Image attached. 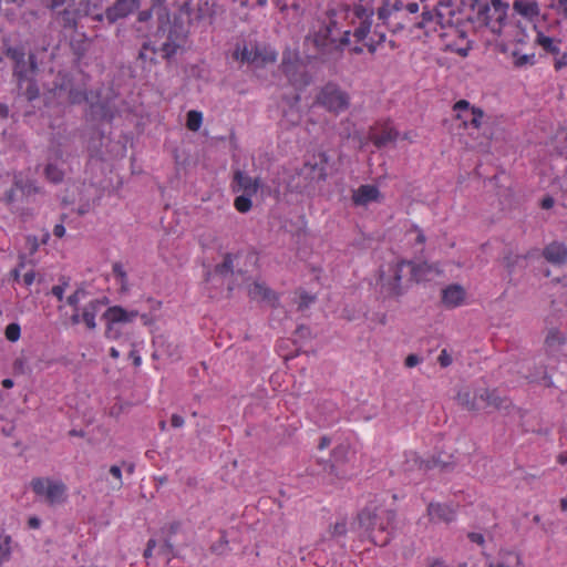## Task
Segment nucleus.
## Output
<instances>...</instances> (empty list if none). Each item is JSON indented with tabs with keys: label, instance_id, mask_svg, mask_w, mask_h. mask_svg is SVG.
<instances>
[{
	"label": "nucleus",
	"instance_id": "f257e3e1",
	"mask_svg": "<svg viewBox=\"0 0 567 567\" xmlns=\"http://www.w3.org/2000/svg\"><path fill=\"white\" fill-rule=\"evenodd\" d=\"M422 2L423 0H382V6L378 8L379 19L393 31L416 28L424 30L425 34H430L439 32L441 29L442 37L457 35L462 43L451 42L446 47L461 56H466L471 45L465 34L454 25L457 11L452 0L437 1L434 13L423 4L422 13L419 17Z\"/></svg>",
	"mask_w": 567,
	"mask_h": 567
},
{
	"label": "nucleus",
	"instance_id": "f03ea898",
	"mask_svg": "<svg viewBox=\"0 0 567 567\" xmlns=\"http://www.w3.org/2000/svg\"><path fill=\"white\" fill-rule=\"evenodd\" d=\"M37 499L50 507L61 506L66 503L69 488L64 482L53 477H35L30 483Z\"/></svg>",
	"mask_w": 567,
	"mask_h": 567
},
{
	"label": "nucleus",
	"instance_id": "7ed1b4c3",
	"mask_svg": "<svg viewBox=\"0 0 567 567\" xmlns=\"http://www.w3.org/2000/svg\"><path fill=\"white\" fill-rule=\"evenodd\" d=\"M406 267V260H399L381 269L378 284L383 296L394 298L404 292L403 279L408 277Z\"/></svg>",
	"mask_w": 567,
	"mask_h": 567
},
{
	"label": "nucleus",
	"instance_id": "20e7f679",
	"mask_svg": "<svg viewBox=\"0 0 567 567\" xmlns=\"http://www.w3.org/2000/svg\"><path fill=\"white\" fill-rule=\"evenodd\" d=\"M349 30L341 32L337 21L330 19L328 23L320 25L310 39L318 49L329 52L346 45L349 42Z\"/></svg>",
	"mask_w": 567,
	"mask_h": 567
},
{
	"label": "nucleus",
	"instance_id": "39448f33",
	"mask_svg": "<svg viewBox=\"0 0 567 567\" xmlns=\"http://www.w3.org/2000/svg\"><path fill=\"white\" fill-rule=\"evenodd\" d=\"M508 6L502 0H491L486 10H476L470 18L482 25L488 27L492 32L499 33L507 16Z\"/></svg>",
	"mask_w": 567,
	"mask_h": 567
},
{
	"label": "nucleus",
	"instance_id": "423d86ee",
	"mask_svg": "<svg viewBox=\"0 0 567 567\" xmlns=\"http://www.w3.org/2000/svg\"><path fill=\"white\" fill-rule=\"evenodd\" d=\"M138 317L137 310H127L121 306H112L103 313L106 322L105 337L116 340L121 337V327L133 322Z\"/></svg>",
	"mask_w": 567,
	"mask_h": 567
},
{
	"label": "nucleus",
	"instance_id": "0eeeda50",
	"mask_svg": "<svg viewBox=\"0 0 567 567\" xmlns=\"http://www.w3.org/2000/svg\"><path fill=\"white\" fill-rule=\"evenodd\" d=\"M453 110L455 117L460 121V126L468 132V135H473V131H478L485 123L486 115L480 107L472 105L466 100L457 101Z\"/></svg>",
	"mask_w": 567,
	"mask_h": 567
},
{
	"label": "nucleus",
	"instance_id": "6e6552de",
	"mask_svg": "<svg viewBox=\"0 0 567 567\" xmlns=\"http://www.w3.org/2000/svg\"><path fill=\"white\" fill-rule=\"evenodd\" d=\"M318 103L330 112L340 113L349 106V97L336 85L328 84L318 95Z\"/></svg>",
	"mask_w": 567,
	"mask_h": 567
},
{
	"label": "nucleus",
	"instance_id": "1a4fd4ad",
	"mask_svg": "<svg viewBox=\"0 0 567 567\" xmlns=\"http://www.w3.org/2000/svg\"><path fill=\"white\" fill-rule=\"evenodd\" d=\"M234 55L241 62L252 63L256 65L276 61V53L272 50L262 49L252 43L238 47Z\"/></svg>",
	"mask_w": 567,
	"mask_h": 567
},
{
	"label": "nucleus",
	"instance_id": "9d476101",
	"mask_svg": "<svg viewBox=\"0 0 567 567\" xmlns=\"http://www.w3.org/2000/svg\"><path fill=\"white\" fill-rule=\"evenodd\" d=\"M383 514L386 515L388 523L384 524L380 520L379 515H377L374 512L370 511L369 508L363 509L359 516H358V523L360 527L364 528V530L368 532H374L378 529L380 533H383L386 530L388 525L391 520L394 518V513L391 511L383 512Z\"/></svg>",
	"mask_w": 567,
	"mask_h": 567
},
{
	"label": "nucleus",
	"instance_id": "9b49d317",
	"mask_svg": "<svg viewBox=\"0 0 567 567\" xmlns=\"http://www.w3.org/2000/svg\"><path fill=\"white\" fill-rule=\"evenodd\" d=\"M140 8V0H116L105 11V18L109 22L114 23L123 19Z\"/></svg>",
	"mask_w": 567,
	"mask_h": 567
},
{
	"label": "nucleus",
	"instance_id": "f8f14e48",
	"mask_svg": "<svg viewBox=\"0 0 567 567\" xmlns=\"http://www.w3.org/2000/svg\"><path fill=\"white\" fill-rule=\"evenodd\" d=\"M466 290L463 286L453 284L445 287L441 292V299L446 308H457L466 302Z\"/></svg>",
	"mask_w": 567,
	"mask_h": 567
},
{
	"label": "nucleus",
	"instance_id": "ddd939ff",
	"mask_svg": "<svg viewBox=\"0 0 567 567\" xmlns=\"http://www.w3.org/2000/svg\"><path fill=\"white\" fill-rule=\"evenodd\" d=\"M352 199L355 205L367 206L371 203H380L382 195L377 186L362 185L353 193Z\"/></svg>",
	"mask_w": 567,
	"mask_h": 567
},
{
	"label": "nucleus",
	"instance_id": "4468645a",
	"mask_svg": "<svg viewBox=\"0 0 567 567\" xmlns=\"http://www.w3.org/2000/svg\"><path fill=\"white\" fill-rule=\"evenodd\" d=\"M105 305V299L94 298L89 300L82 308V320L85 323L86 328L90 330H94L96 328V316L101 311L102 307Z\"/></svg>",
	"mask_w": 567,
	"mask_h": 567
},
{
	"label": "nucleus",
	"instance_id": "2eb2a0df",
	"mask_svg": "<svg viewBox=\"0 0 567 567\" xmlns=\"http://www.w3.org/2000/svg\"><path fill=\"white\" fill-rule=\"evenodd\" d=\"M427 514L433 522L450 523L455 518V511L452 506L440 503H431L427 506Z\"/></svg>",
	"mask_w": 567,
	"mask_h": 567
},
{
	"label": "nucleus",
	"instance_id": "dca6fc26",
	"mask_svg": "<svg viewBox=\"0 0 567 567\" xmlns=\"http://www.w3.org/2000/svg\"><path fill=\"white\" fill-rule=\"evenodd\" d=\"M409 267H406L408 275H410V280L414 281H424L432 279L433 275L437 272V270L429 265L427 262L415 264L412 261H408Z\"/></svg>",
	"mask_w": 567,
	"mask_h": 567
},
{
	"label": "nucleus",
	"instance_id": "f3484780",
	"mask_svg": "<svg viewBox=\"0 0 567 567\" xmlns=\"http://www.w3.org/2000/svg\"><path fill=\"white\" fill-rule=\"evenodd\" d=\"M544 257L554 265H564L567 262V247L563 243L554 241L545 247Z\"/></svg>",
	"mask_w": 567,
	"mask_h": 567
},
{
	"label": "nucleus",
	"instance_id": "a211bd4d",
	"mask_svg": "<svg viewBox=\"0 0 567 567\" xmlns=\"http://www.w3.org/2000/svg\"><path fill=\"white\" fill-rule=\"evenodd\" d=\"M282 68L288 80L292 83L293 86L301 87L308 84L309 79L303 71L302 65L290 62H284Z\"/></svg>",
	"mask_w": 567,
	"mask_h": 567
},
{
	"label": "nucleus",
	"instance_id": "6ab92c4d",
	"mask_svg": "<svg viewBox=\"0 0 567 567\" xmlns=\"http://www.w3.org/2000/svg\"><path fill=\"white\" fill-rule=\"evenodd\" d=\"M513 8L518 14L529 21L537 19L540 13L538 3L532 0H516Z\"/></svg>",
	"mask_w": 567,
	"mask_h": 567
},
{
	"label": "nucleus",
	"instance_id": "aec40b11",
	"mask_svg": "<svg viewBox=\"0 0 567 567\" xmlns=\"http://www.w3.org/2000/svg\"><path fill=\"white\" fill-rule=\"evenodd\" d=\"M235 182L239 190H243L245 195L252 196L258 192L260 186L259 179L252 178L243 172L235 174Z\"/></svg>",
	"mask_w": 567,
	"mask_h": 567
},
{
	"label": "nucleus",
	"instance_id": "412c9836",
	"mask_svg": "<svg viewBox=\"0 0 567 567\" xmlns=\"http://www.w3.org/2000/svg\"><path fill=\"white\" fill-rule=\"evenodd\" d=\"M112 271L115 278L116 284L118 285V289L121 293H127L131 289L130 282H128V276L124 268V266L121 262H114L112 266Z\"/></svg>",
	"mask_w": 567,
	"mask_h": 567
},
{
	"label": "nucleus",
	"instance_id": "4be33fe9",
	"mask_svg": "<svg viewBox=\"0 0 567 567\" xmlns=\"http://www.w3.org/2000/svg\"><path fill=\"white\" fill-rule=\"evenodd\" d=\"M249 296L255 300H267L272 301L275 299L274 293L269 290L265 284L255 281L249 285L248 288Z\"/></svg>",
	"mask_w": 567,
	"mask_h": 567
},
{
	"label": "nucleus",
	"instance_id": "5701e85b",
	"mask_svg": "<svg viewBox=\"0 0 567 567\" xmlns=\"http://www.w3.org/2000/svg\"><path fill=\"white\" fill-rule=\"evenodd\" d=\"M359 20V25L354 29L353 35L358 41H363L368 37L371 29V18L363 14H352Z\"/></svg>",
	"mask_w": 567,
	"mask_h": 567
},
{
	"label": "nucleus",
	"instance_id": "b1692460",
	"mask_svg": "<svg viewBox=\"0 0 567 567\" xmlns=\"http://www.w3.org/2000/svg\"><path fill=\"white\" fill-rule=\"evenodd\" d=\"M329 536L336 540L339 548H344V537L347 534V525L344 520L337 522L328 532Z\"/></svg>",
	"mask_w": 567,
	"mask_h": 567
},
{
	"label": "nucleus",
	"instance_id": "393cba45",
	"mask_svg": "<svg viewBox=\"0 0 567 567\" xmlns=\"http://www.w3.org/2000/svg\"><path fill=\"white\" fill-rule=\"evenodd\" d=\"M396 137H398V132L395 130L389 127V128H385L380 134H377V133L373 134L371 136V140L378 147H382V146L388 145L391 142H394L396 140Z\"/></svg>",
	"mask_w": 567,
	"mask_h": 567
},
{
	"label": "nucleus",
	"instance_id": "a878e982",
	"mask_svg": "<svg viewBox=\"0 0 567 567\" xmlns=\"http://www.w3.org/2000/svg\"><path fill=\"white\" fill-rule=\"evenodd\" d=\"M12 554V538L10 535H0V566L8 563Z\"/></svg>",
	"mask_w": 567,
	"mask_h": 567
},
{
	"label": "nucleus",
	"instance_id": "bb28decb",
	"mask_svg": "<svg viewBox=\"0 0 567 567\" xmlns=\"http://www.w3.org/2000/svg\"><path fill=\"white\" fill-rule=\"evenodd\" d=\"M112 480L106 478L112 491H120L123 487V473L122 467L112 465L109 470Z\"/></svg>",
	"mask_w": 567,
	"mask_h": 567
},
{
	"label": "nucleus",
	"instance_id": "cd10ccee",
	"mask_svg": "<svg viewBox=\"0 0 567 567\" xmlns=\"http://www.w3.org/2000/svg\"><path fill=\"white\" fill-rule=\"evenodd\" d=\"M566 343V336L557 330L553 329L548 332L546 337V346L549 349H558L559 347L564 346Z\"/></svg>",
	"mask_w": 567,
	"mask_h": 567
},
{
	"label": "nucleus",
	"instance_id": "c85d7f7f",
	"mask_svg": "<svg viewBox=\"0 0 567 567\" xmlns=\"http://www.w3.org/2000/svg\"><path fill=\"white\" fill-rule=\"evenodd\" d=\"M317 549L322 550L327 554L334 555L342 548L338 547V544L334 539H332L329 534L322 536V538L317 543Z\"/></svg>",
	"mask_w": 567,
	"mask_h": 567
},
{
	"label": "nucleus",
	"instance_id": "c756f323",
	"mask_svg": "<svg viewBox=\"0 0 567 567\" xmlns=\"http://www.w3.org/2000/svg\"><path fill=\"white\" fill-rule=\"evenodd\" d=\"M357 3L352 11V14H363L365 17H372L374 13V0H355Z\"/></svg>",
	"mask_w": 567,
	"mask_h": 567
},
{
	"label": "nucleus",
	"instance_id": "7c9ffc66",
	"mask_svg": "<svg viewBox=\"0 0 567 567\" xmlns=\"http://www.w3.org/2000/svg\"><path fill=\"white\" fill-rule=\"evenodd\" d=\"M203 123V114L199 111H189L187 113L186 126L188 130L196 132Z\"/></svg>",
	"mask_w": 567,
	"mask_h": 567
},
{
	"label": "nucleus",
	"instance_id": "2f4dec72",
	"mask_svg": "<svg viewBox=\"0 0 567 567\" xmlns=\"http://www.w3.org/2000/svg\"><path fill=\"white\" fill-rule=\"evenodd\" d=\"M406 237L409 241H413L415 245L420 246V249H422L425 244V235L417 226H412L411 229L408 230Z\"/></svg>",
	"mask_w": 567,
	"mask_h": 567
},
{
	"label": "nucleus",
	"instance_id": "473e14b6",
	"mask_svg": "<svg viewBox=\"0 0 567 567\" xmlns=\"http://www.w3.org/2000/svg\"><path fill=\"white\" fill-rule=\"evenodd\" d=\"M87 292L84 289H76L72 295L66 298V303L74 310L81 309L80 303L85 300Z\"/></svg>",
	"mask_w": 567,
	"mask_h": 567
},
{
	"label": "nucleus",
	"instance_id": "72a5a7b5",
	"mask_svg": "<svg viewBox=\"0 0 567 567\" xmlns=\"http://www.w3.org/2000/svg\"><path fill=\"white\" fill-rule=\"evenodd\" d=\"M45 176L53 183H59L63 178V172L55 164H48L45 167Z\"/></svg>",
	"mask_w": 567,
	"mask_h": 567
},
{
	"label": "nucleus",
	"instance_id": "f704fd0d",
	"mask_svg": "<svg viewBox=\"0 0 567 567\" xmlns=\"http://www.w3.org/2000/svg\"><path fill=\"white\" fill-rule=\"evenodd\" d=\"M537 43L549 52L558 51V47H557L555 40L550 37H547L545 34L540 33V32L537 34Z\"/></svg>",
	"mask_w": 567,
	"mask_h": 567
},
{
	"label": "nucleus",
	"instance_id": "c9c22d12",
	"mask_svg": "<svg viewBox=\"0 0 567 567\" xmlns=\"http://www.w3.org/2000/svg\"><path fill=\"white\" fill-rule=\"evenodd\" d=\"M487 2H491V0H461L463 8L468 9L472 13L476 10H486Z\"/></svg>",
	"mask_w": 567,
	"mask_h": 567
},
{
	"label": "nucleus",
	"instance_id": "e433bc0d",
	"mask_svg": "<svg viewBox=\"0 0 567 567\" xmlns=\"http://www.w3.org/2000/svg\"><path fill=\"white\" fill-rule=\"evenodd\" d=\"M251 196H248V195H241V196H238L236 199H235V203H234V206L235 208L239 212V213H247L250 210L251 208V199H250Z\"/></svg>",
	"mask_w": 567,
	"mask_h": 567
},
{
	"label": "nucleus",
	"instance_id": "4c0bfd02",
	"mask_svg": "<svg viewBox=\"0 0 567 567\" xmlns=\"http://www.w3.org/2000/svg\"><path fill=\"white\" fill-rule=\"evenodd\" d=\"M234 259L231 255H226L224 258V261L217 266L216 271L220 275H225L233 271V264Z\"/></svg>",
	"mask_w": 567,
	"mask_h": 567
},
{
	"label": "nucleus",
	"instance_id": "58836bf2",
	"mask_svg": "<svg viewBox=\"0 0 567 567\" xmlns=\"http://www.w3.org/2000/svg\"><path fill=\"white\" fill-rule=\"evenodd\" d=\"M20 326L18 323H10L6 328V337L10 341H17L20 338Z\"/></svg>",
	"mask_w": 567,
	"mask_h": 567
},
{
	"label": "nucleus",
	"instance_id": "ea45409f",
	"mask_svg": "<svg viewBox=\"0 0 567 567\" xmlns=\"http://www.w3.org/2000/svg\"><path fill=\"white\" fill-rule=\"evenodd\" d=\"M177 49H178V45L175 44V43H171V42H165L163 45H162V53H163V56L166 58V59H169L172 58L174 54H176L177 52Z\"/></svg>",
	"mask_w": 567,
	"mask_h": 567
},
{
	"label": "nucleus",
	"instance_id": "a19ab883",
	"mask_svg": "<svg viewBox=\"0 0 567 567\" xmlns=\"http://www.w3.org/2000/svg\"><path fill=\"white\" fill-rule=\"evenodd\" d=\"M327 157L324 154H319V159L313 164V168L318 171L319 177L326 176Z\"/></svg>",
	"mask_w": 567,
	"mask_h": 567
},
{
	"label": "nucleus",
	"instance_id": "79ce46f5",
	"mask_svg": "<svg viewBox=\"0 0 567 567\" xmlns=\"http://www.w3.org/2000/svg\"><path fill=\"white\" fill-rule=\"evenodd\" d=\"M68 287V284L66 282H63L62 285H56V286H53L52 287V295L60 301L63 300V297H64V292H65V289Z\"/></svg>",
	"mask_w": 567,
	"mask_h": 567
},
{
	"label": "nucleus",
	"instance_id": "37998d69",
	"mask_svg": "<svg viewBox=\"0 0 567 567\" xmlns=\"http://www.w3.org/2000/svg\"><path fill=\"white\" fill-rule=\"evenodd\" d=\"M437 361L441 367L446 368L452 364V357L451 354L444 349L441 351Z\"/></svg>",
	"mask_w": 567,
	"mask_h": 567
},
{
	"label": "nucleus",
	"instance_id": "c03bdc74",
	"mask_svg": "<svg viewBox=\"0 0 567 567\" xmlns=\"http://www.w3.org/2000/svg\"><path fill=\"white\" fill-rule=\"evenodd\" d=\"M422 359L416 354H409L405 358L404 364L406 368H414L419 363H421Z\"/></svg>",
	"mask_w": 567,
	"mask_h": 567
},
{
	"label": "nucleus",
	"instance_id": "a18cd8bd",
	"mask_svg": "<svg viewBox=\"0 0 567 567\" xmlns=\"http://www.w3.org/2000/svg\"><path fill=\"white\" fill-rule=\"evenodd\" d=\"M457 400L461 404L465 405L467 409L472 410L475 408L474 403L470 402L468 393L467 392H461L457 394Z\"/></svg>",
	"mask_w": 567,
	"mask_h": 567
},
{
	"label": "nucleus",
	"instance_id": "49530a36",
	"mask_svg": "<svg viewBox=\"0 0 567 567\" xmlns=\"http://www.w3.org/2000/svg\"><path fill=\"white\" fill-rule=\"evenodd\" d=\"M372 542L377 545L384 546L389 542V535L379 537L378 535H370Z\"/></svg>",
	"mask_w": 567,
	"mask_h": 567
},
{
	"label": "nucleus",
	"instance_id": "de8ad7c7",
	"mask_svg": "<svg viewBox=\"0 0 567 567\" xmlns=\"http://www.w3.org/2000/svg\"><path fill=\"white\" fill-rule=\"evenodd\" d=\"M468 538L471 539V542L476 543L478 545H483L485 542V538L481 533H470Z\"/></svg>",
	"mask_w": 567,
	"mask_h": 567
},
{
	"label": "nucleus",
	"instance_id": "09e8293b",
	"mask_svg": "<svg viewBox=\"0 0 567 567\" xmlns=\"http://www.w3.org/2000/svg\"><path fill=\"white\" fill-rule=\"evenodd\" d=\"M171 422H172V426H174V427H182L185 423L184 419L178 414H173Z\"/></svg>",
	"mask_w": 567,
	"mask_h": 567
},
{
	"label": "nucleus",
	"instance_id": "8fccbe9b",
	"mask_svg": "<svg viewBox=\"0 0 567 567\" xmlns=\"http://www.w3.org/2000/svg\"><path fill=\"white\" fill-rule=\"evenodd\" d=\"M53 234L55 237L62 238L65 235V227L62 224H58L53 228Z\"/></svg>",
	"mask_w": 567,
	"mask_h": 567
},
{
	"label": "nucleus",
	"instance_id": "3c124183",
	"mask_svg": "<svg viewBox=\"0 0 567 567\" xmlns=\"http://www.w3.org/2000/svg\"><path fill=\"white\" fill-rule=\"evenodd\" d=\"M35 275L33 271L25 272L23 275V282L25 286H31L34 282Z\"/></svg>",
	"mask_w": 567,
	"mask_h": 567
},
{
	"label": "nucleus",
	"instance_id": "603ef678",
	"mask_svg": "<svg viewBox=\"0 0 567 567\" xmlns=\"http://www.w3.org/2000/svg\"><path fill=\"white\" fill-rule=\"evenodd\" d=\"M41 525V520L35 517V516H32L28 519V526L32 529H38Z\"/></svg>",
	"mask_w": 567,
	"mask_h": 567
},
{
	"label": "nucleus",
	"instance_id": "864d4df0",
	"mask_svg": "<svg viewBox=\"0 0 567 567\" xmlns=\"http://www.w3.org/2000/svg\"><path fill=\"white\" fill-rule=\"evenodd\" d=\"M130 358L133 360L135 367H140L142 364V358L135 350L130 352Z\"/></svg>",
	"mask_w": 567,
	"mask_h": 567
},
{
	"label": "nucleus",
	"instance_id": "5fc2aeb1",
	"mask_svg": "<svg viewBox=\"0 0 567 567\" xmlns=\"http://www.w3.org/2000/svg\"><path fill=\"white\" fill-rule=\"evenodd\" d=\"M71 321L73 324H79L80 322H83L81 309L74 310V313L71 317Z\"/></svg>",
	"mask_w": 567,
	"mask_h": 567
},
{
	"label": "nucleus",
	"instance_id": "6e6d98bb",
	"mask_svg": "<svg viewBox=\"0 0 567 567\" xmlns=\"http://www.w3.org/2000/svg\"><path fill=\"white\" fill-rule=\"evenodd\" d=\"M330 444H331V440H330L328 436H322V437L320 439V442H319L318 449H319V450H324V449H327Z\"/></svg>",
	"mask_w": 567,
	"mask_h": 567
},
{
	"label": "nucleus",
	"instance_id": "4d7b16f0",
	"mask_svg": "<svg viewBox=\"0 0 567 567\" xmlns=\"http://www.w3.org/2000/svg\"><path fill=\"white\" fill-rule=\"evenodd\" d=\"M14 196H16V193H14V189H10L8 190L6 194H4V197H3V200L7 203V204H11L13 203L14 200Z\"/></svg>",
	"mask_w": 567,
	"mask_h": 567
},
{
	"label": "nucleus",
	"instance_id": "13d9d810",
	"mask_svg": "<svg viewBox=\"0 0 567 567\" xmlns=\"http://www.w3.org/2000/svg\"><path fill=\"white\" fill-rule=\"evenodd\" d=\"M507 555L514 557V559L516 560V567H524V563L519 554L507 551Z\"/></svg>",
	"mask_w": 567,
	"mask_h": 567
},
{
	"label": "nucleus",
	"instance_id": "bf43d9fd",
	"mask_svg": "<svg viewBox=\"0 0 567 567\" xmlns=\"http://www.w3.org/2000/svg\"><path fill=\"white\" fill-rule=\"evenodd\" d=\"M554 206V199L551 197H545L543 200H542V207L544 209H549Z\"/></svg>",
	"mask_w": 567,
	"mask_h": 567
},
{
	"label": "nucleus",
	"instance_id": "052dcab7",
	"mask_svg": "<svg viewBox=\"0 0 567 567\" xmlns=\"http://www.w3.org/2000/svg\"><path fill=\"white\" fill-rule=\"evenodd\" d=\"M567 8V0H557L556 4L554 6V9L556 12H559Z\"/></svg>",
	"mask_w": 567,
	"mask_h": 567
},
{
	"label": "nucleus",
	"instance_id": "680f3d73",
	"mask_svg": "<svg viewBox=\"0 0 567 567\" xmlns=\"http://www.w3.org/2000/svg\"><path fill=\"white\" fill-rule=\"evenodd\" d=\"M505 556L509 557L507 553L503 556V560L496 564H491L489 567H511Z\"/></svg>",
	"mask_w": 567,
	"mask_h": 567
},
{
	"label": "nucleus",
	"instance_id": "e2e57ef3",
	"mask_svg": "<svg viewBox=\"0 0 567 567\" xmlns=\"http://www.w3.org/2000/svg\"><path fill=\"white\" fill-rule=\"evenodd\" d=\"M8 106L4 103H0V118L7 117Z\"/></svg>",
	"mask_w": 567,
	"mask_h": 567
},
{
	"label": "nucleus",
	"instance_id": "0e129e2a",
	"mask_svg": "<svg viewBox=\"0 0 567 567\" xmlns=\"http://www.w3.org/2000/svg\"><path fill=\"white\" fill-rule=\"evenodd\" d=\"M148 49H150V48H148V45H147V44L143 45V48H142L141 52H140V58H141V59H143V60H144V59H146V58H147V51H148Z\"/></svg>",
	"mask_w": 567,
	"mask_h": 567
},
{
	"label": "nucleus",
	"instance_id": "69168bd1",
	"mask_svg": "<svg viewBox=\"0 0 567 567\" xmlns=\"http://www.w3.org/2000/svg\"><path fill=\"white\" fill-rule=\"evenodd\" d=\"M2 385L6 389H11L13 386V381L11 379H4L2 381Z\"/></svg>",
	"mask_w": 567,
	"mask_h": 567
},
{
	"label": "nucleus",
	"instance_id": "338daca9",
	"mask_svg": "<svg viewBox=\"0 0 567 567\" xmlns=\"http://www.w3.org/2000/svg\"><path fill=\"white\" fill-rule=\"evenodd\" d=\"M565 65H567L566 58H563V59H560V60H558V61L556 62V69H557V70L561 69V68H563V66H565Z\"/></svg>",
	"mask_w": 567,
	"mask_h": 567
},
{
	"label": "nucleus",
	"instance_id": "774afa93",
	"mask_svg": "<svg viewBox=\"0 0 567 567\" xmlns=\"http://www.w3.org/2000/svg\"><path fill=\"white\" fill-rule=\"evenodd\" d=\"M557 14L560 16L567 22V8L557 12Z\"/></svg>",
	"mask_w": 567,
	"mask_h": 567
}]
</instances>
